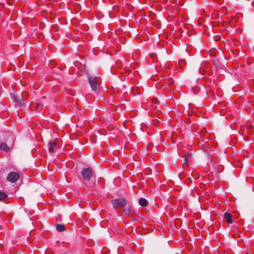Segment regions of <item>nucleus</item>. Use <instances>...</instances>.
<instances>
[{
  "instance_id": "nucleus-14",
  "label": "nucleus",
  "mask_w": 254,
  "mask_h": 254,
  "mask_svg": "<svg viewBox=\"0 0 254 254\" xmlns=\"http://www.w3.org/2000/svg\"><path fill=\"white\" fill-rule=\"evenodd\" d=\"M28 96V93L26 91H23L22 92L21 94V97L22 101H26L27 99V97Z\"/></svg>"
},
{
  "instance_id": "nucleus-17",
  "label": "nucleus",
  "mask_w": 254,
  "mask_h": 254,
  "mask_svg": "<svg viewBox=\"0 0 254 254\" xmlns=\"http://www.w3.org/2000/svg\"><path fill=\"white\" fill-rule=\"evenodd\" d=\"M98 131L101 134L105 135L107 133L106 131L103 128L99 129Z\"/></svg>"
},
{
  "instance_id": "nucleus-22",
  "label": "nucleus",
  "mask_w": 254,
  "mask_h": 254,
  "mask_svg": "<svg viewBox=\"0 0 254 254\" xmlns=\"http://www.w3.org/2000/svg\"><path fill=\"white\" fill-rule=\"evenodd\" d=\"M154 125L155 126H162V125H160V123H159L158 124H156L154 123Z\"/></svg>"
},
{
  "instance_id": "nucleus-15",
  "label": "nucleus",
  "mask_w": 254,
  "mask_h": 254,
  "mask_svg": "<svg viewBox=\"0 0 254 254\" xmlns=\"http://www.w3.org/2000/svg\"><path fill=\"white\" fill-rule=\"evenodd\" d=\"M8 195L3 191H0V200H3L7 198Z\"/></svg>"
},
{
  "instance_id": "nucleus-23",
  "label": "nucleus",
  "mask_w": 254,
  "mask_h": 254,
  "mask_svg": "<svg viewBox=\"0 0 254 254\" xmlns=\"http://www.w3.org/2000/svg\"><path fill=\"white\" fill-rule=\"evenodd\" d=\"M172 82H173L172 81V80H170V82H168V84L169 85H170L171 84H172Z\"/></svg>"
},
{
  "instance_id": "nucleus-13",
  "label": "nucleus",
  "mask_w": 254,
  "mask_h": 254,
  "mask_svg": "<svg viewBox=\"0 0 254 254\" xmlns=\"http://www.w3.org/2000/svg\"><path fill=\"white\" fill-rule=\"evenodd\" d=\"M56 229L58 231L60 232H63L65 230V227L64 225L62 224H58L56 226Z\"/></svg>"
},
{
  "instance_id": "nucleus-1",
  "label": "nucleus",
  "mask_w": 254,
  "mask_h": 254,
  "mask_svg": "<svg viewBox=\"0 0 254 254\" xmlns=\"http://www.w3.org/2000/svg\"><path fill=\"white\" fill-rule=\"evenodd\" d=\"M88 79L92 90L94 91H96L100 84V79L99 77L94 76H88Z\"/></svg>"
},
{
  "instance_id": "nucleus-4",
  "label": "nucleus",
  "mask_w": 254,
  "mask_h": 254,
  "mask_svg": "<svg viewBox=\"0 0 254 254\" xmlns=\"http://www.w3.org/2000/svg\"><path fill=\"white\" fill-rule=\"evenodd\" d=\"M82 174L84 179L88 181L92 176V170L90 168H85L82 170Z\"/></svg>"
},
{
  "instance_id": "nucleus-20",
  "label": "nucleus",
  "mask_w": 254,
  "mask_h": 254,
  "mask_svg": "<svg viewBox=\"0 0 254 254\" xmlns=\"http://www.w3.org/2000/svg\"><path fill=\"white\" fill-rule=\"evenodd\" d=\"M190 123L191 122H190V123L189 124H187V125H181V126H184V127H186V126H188V127H190L193 125V124L191 125Z\"/></svg>"
},
{
  "instance_id": "nucleus-12",
  "label": "nucleus",
  "mask_w": 254,
  "mask_h": 254,
  "mask_svg": "<svg viewBox=\"0 0 254 254\" xmlns=\"http://www.w3.org/2000/svg\"><path fill=\"white\" fill-rule=\"evenodd\" d=\"M13 99L14 101L15 102H17V104L19 106H22V100H21L20 97L16 96H14L13 97Z\"/></svg>"
},
{
  "instance_id": "nucleus-2",
  "label": "nucleus",
  "mask_w": 254,
  "mask_h": 254,
  "mask_svg": "<svg viewBox=\"0 0 254 254\" xmlns=\"http://www.w3.org/2000/svg\"><path fill=\"white\" fill-rule=\"evenodd\" d=\"M111 202L114 208L117 207L123 208L124 207L126 206L127 203V201L124 198L114 199L112 200Z\"/></svg>"
},
{
  "instance_id": "nucleus-5",
  "label": "nucleus",
  "mask_w": 254,
  "mask_h": 254,
  "mask_svg": "<svg viewBox=\"0 0 254 254\" xmlns=\"http://www.w3.org/2000/svg\"><path fill=\"white\" fill-rule=\"evenodd\" d=\"M123 213L124 215H129L132 212V209L131 206L129 204H127L126 206L123 208Z\"/></svg>"
},
{
  "instance_id": "nucleus-3",
  "label": "nucleus",
  "mask_w": 254,
  "mask_h": 254,
  "mask_svg": "<svg viewBox=\"0 0 254 254\" xmlns=\"http://www.w3.org/2000/svg\"><path fill=\"white\" fill-rule=\"evenodd\" d=\"M19 179V175L15 172H11L8 174L6 180L11 183H15Z\"/></svg>"
},
{
  "instance_id": "nucleus-19",
  "label": "nucleus",
  "mask_w": 254,
  "mask_h": 254,
  "mask_svg": "<svg viewBox=\"0 0 254 254\" xmlns=\"http://www.w3.org/2000/svg\"><path fill=\"white\" fill-rule=\"evenodd\" d=\"M152 102H153V104H159V101L156 98L152 99Z\"/></svg>"
},
{
  "instance_id": "nucleus-6",
  "label": "nucleus",
  "mask_w": 254,
  "mask_h": 254,
  "mask_svg": "<svg viewBox=\"0 0 254 254\" xmlns=\"http://www.w3.org/2000/svg\"><path fill=\"white\" fill-rule=\"evenodd\" d=\"M49 151L50 153L54 152L55 150V148L57 147V143L56 141H50L49 143Z\"/></svg>"
},
{
  "instance_id": "nucleus-21",
  "label": "nucleus",
  "mask_w": 254,
  "mask_h": 254,
  "mask_svg": "<svg viewBox=\"0 0 254 254\" xmlns=\"http://www.w3.org/2000/svg\"><path fill=\"white\" fill-rule=\"evenodd\" d=\"M109 15H110V17L111 18H113V17H114V16L113 15H112V12H111V11H110V12H109Z\"/></svg>"
},
{
  "instance_id": "nucleus-18",
  "label": "nucleus",
  "mask_w": 254,
  "mask_h": 254,
  "mask_svg": "<svg viewBox=\"0 0 254 254\" xmlns=\"http://www.w3.org/2000/svg\"><path fill=\"white\" fill-rule=\"evenodd\" d=\"M116 64L118 66V67L119 68H122L123 67V64H122V62L121 61H117L116 62Z\"/></svg>"
},
{
  "instance_id": "nucleus-8",
  "label": "nucleus",
  "mask_w": 254,
  "mask_h": 254,
  "mask_svg": "<svg viewBox=\"0 0 254 254\" xmlns=\"http://www.w3.org/2000/svg\"><path fill=\"white\" fill-rule=\"evenodd\" d=\"M224 218L228 224H232L233 223L232 215L229 213L226 212L224 213Z\"/></svg>"
},
{
  "instance_id": "nucleus-25",
  "label": "nucleus",
  "mask_w": 254,
  "mask_h": 254,
  "mask_svg": "<svg viewBox=\"0 0 254 254\" xmlns=\"http://www.w3.org/2000/svg\"><path fill=\"white\" fill-rule=\"evenodd\" d=\"M39 124H40V125L42 126V127H43V126H44V125H43V124H42V122H41L39 123Z\"/></svg>"
},
{
  "instance_id": "nucleus-16",
  "label": "nucleus",
  "mask_w": 254,
  "mask_h": 254,
  "mask_svg": "<svg viewBox=\"0 0 254 254\" xmlns=\"http://www.w3.org/2000/svg\"><path fill=\"white\" fill-rule=\"evenodd\" d=\"M190 157V155L188 154L187 155H186V157L184 159V161H185V162L184 163H188V161H189V158Z\"/></svg>"
},
{
  "instance_id": "nucleus-24",
  "label": "nucleus",
  "mask_w": 254,
  "mask_h": 254,
  "mask_svg": "<svg viewBox=\"0 0 254 254\" xmlns=\"http://www.w3.org/2000/svg\"><path fill=\"white\" fill-rule=\"evenodd\" d=\"M188 179L189 180H188V182H187V184H188V185H189V183L190 181H191V180H190V178H188Z\"/></svg>"
},
{
  "instance_id": "nucleus-9",
  "label": "nucleus",
  "mask_w": 254,
  "mask_h": 254,
  "mask_svg": "<svg viewBox=\"0 0 254 254\" xmlns=\"http://www.w3.org/2000/svg\"><path fill=\"white\" fill-rule=\"evenodd\" d=\"M196 132H198L200 136H202L207 131L206 128H196Z\"/></svg>"
},
{
  "instance_id": "nucleus-26",
  "label": "nucleus",
  "mask_w": 254,
  "mask_h": 254,
  "mask_svg": "<svg viewBox=\"0 0 254 254\" xmlns=\"http://www.w3.org/2000/svg\"><path fill=\"white\" fill-rule=\"evenodd\" d=\"M126 125L125 124V123H124V126L125 127Z\"/></svg>"
},
{
  "instance_id": "nucleus-11",
  "label": "nucleus",
  "mask_w": 254,
  "mask_h": 254,
  "mask_svg": "<svg viewBox=\"0 0 254 254\" xmlns=\"http://www.w3.org/2000/svg\"><path fill=\"white\" fill-rule=\"evenodd\" d=\"M139 204L141 206L144 207L147 205L148 201L146 199L144 198H141L139 199Z\"/></svg>"
},
{
  "instance_id": "nucleus-10",
  "label": "nucleus",
  "mask_w": 254,
  "mask_h": 254,
  "mask_svg": "<svg viewBox=\"0 0 254 254\" xmlns=\"http://www.w3.org/2000/svg\"><path fill=\"white\" fill-rule=\"evenodd\" d=\"M0 148L6 152H8L9 150V147L7 145V144L5 143L4 142H1L0 144Z\"/></svg>"
},
{
  "instance_id": "nucleus-7",
  "label": "nucleus",
  "mask_w": 254,
  "mask_h": 254,
  "mask_svg": "<svg viewBox=\"0 0 254 254\" xmlns=\"http://www.w3.org/2000/svg\"><path fill=\"white\" fill-rule=\"evenodd\" d=\"M43 104L41 103H38L35 106H34L33 103L30 104L31 109L33 110L34 108H35L37 112H39V111L41 110L43 108Z\"/></svg>"
}]
</instances>
